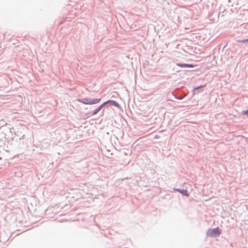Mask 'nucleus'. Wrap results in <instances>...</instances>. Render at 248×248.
Instances as JSON below:
<instances>
[{
    "mask_svg": "<svg viewBox=\"0 0 248 248\" xmlns=\"http://www.w3.org/2000/svg\"><path fill=\"white\" fill-rule=\"evenodd\" d=\"M238 42H243V43H245V42H248V39L244 40H240V41H238Z\"/></svg>",
    "mask_w": 248,
    "mask_h": 248,
    "instance_id": "0eeeda50",
    "label": "nucleus"
},
{
    "mask_svg": "<svg viewBox=\"0 0 248 248\" xmlns=\"http://www.w3.org/2000/svg\"><path fill=\"white\" fill-rule=\"evenodd\" d=\"M108 103H110L111 105H113V106H114L116 107H118V108H119L120 107V105L116 101H113V100H108L105 102L104 103V105H106Z\"/></svg>",
    "mask_w": 248,
    "mask_h": 248,
    "instance_id": "7ed1b4c3",
    "label": "nucleus"
},
{
    "mask_svg": "<svg viewBox=\"0 0 248 248\" xmlns=\"http://www.w3.org/2000/svg\"><path fill=\"white\" fill-rule=\"evenodd\" d=\"M179 66L181 67H193V66L192 64H177Z\"/></svg>",
    "mask_w": 248,
    "mask_h": 248,
    "instance_id": "423d86ee",
    "label": "nucleus"
},
{
    "mask_svg": "<svg viewBox=\"0 0 248 248\" xmlns=\"http://www.w3.org/2000/svg\"><path fill=\"white\" fill-rule=\"evenodd\" d=\"M176 191L179 192L183 195L188 196V194L187 193V191L186 189H176Z\"/></svg>",
    "mask_w": 248,
    "mask_h": 248,
    "instance_id": "20e7f679",
    "label": "nucleus"
},
{
    "mask_svg": "<svg viewBox=\"0 0 248 248\" xmlns=\"http://www.w3.org/2000/svg\"><path fill=\"white\" fill-rule=\"evenodd\" d=\"M105 106L104 104H102L101 105H100L99 107H98L93 112V114L95 115L97 114L101 109V108Z\"/></svg>",
    "mask_w": 248,
    "mask_h": 248,
    "instance_id": "39448f33",
    "label": "nucleus"
},
{
    "mask_svg": "<svg viewBox=\"0 0 248 248\" xmlns=\"http://www.w3.org/2000/svg\"><path fill=\"white\" fill-rule=\"evenodd\" d=\"M205 85H202V86H200L199 87H197L195 89H200L201 87H205Z\"/></svg>",
    "mask_w": 248,
    "mask_h": 248,
    "instance_id": "1a4fd4ad",
    "label": "nucleus"
},
{
    "mask_svg": "<svg viewBox=\"0 0 248 248\" xmlns=\"http://www.w3.org/2000/svg\"><path fill=\"white\" fill-rule=\"evenodd\" d=\"M221 232V230L218 228H217L209 230L207 232V234L210 237H216L219 236Z\"/></svg>",
    "mask_w": 248,
    "mask_h": 248,
    "instance_id": "f03ea898",
    "label": "nucleus"
},
{
    "mask_svg": "<svg viewBox=\"0 0 248 248\" xmlns=\"http://www.w3.org/2000/svg\"><path fill=\"white\" fill-rule=\"evenodd\" d=\"M101 99H91V98H84L82 100H78V101L86 105H93L99 103Z\"/></svg>",
    "mask_w": 248,
    "mask_h": 248,
    "instance_id": "f257e3e1",
    "label": "nucleus"
},
{
    "mask_svg": "<svg viewBox=\"0 0 248 248\" xmlns=\"http://www.w3.org/2000/svg\"><path fill=\"white\" fill-rule=\"evenodd\" d=\"M243 113L248 116V110L244 111Z\"/></svg>",
    "mask_w": 248,
    "mask_h": 248,
    "instance_id": "6e6552de",
    "label": "nucleus"
}]
</instances>
